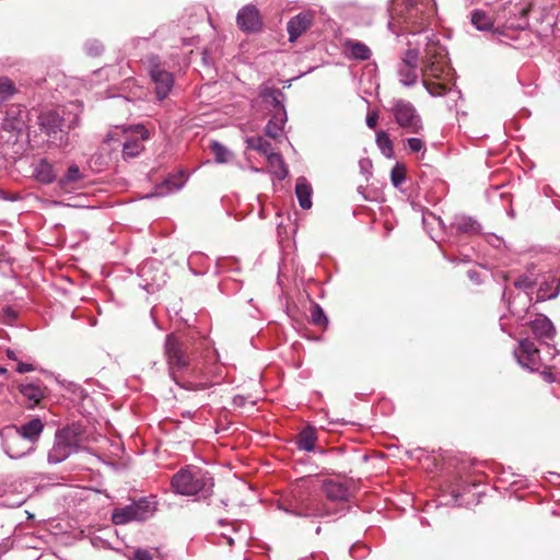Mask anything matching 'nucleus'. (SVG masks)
<instances>
[{"label":"nucleus","instance_id":"7ed1b4c3","mask_svg":"<svg viewBox=\"0 0 560 560\" xmlns=\"http://www.w3.org/2000/svg\"><path fill=\"white\" fill-rule=\"evenodd\" d=\"M171 486L177 494L208 499L213 493L214 480L209 471L190 466L178 470Z\"/></svg>","mask_w":560,"mask_h":560},{"label":"nucleus","instance_id":"b1692460","mask_svg":"<svg viewBox=\"0 0 560 560\" xmlns=\"http://www.w3.org/2000/svg\"><path fill=\"white\" fill-rule=\"evenodd\" d=\"M452 228H454L457 233L466 235H477L481 232V225L474 218L467 215H456Z\"/></svg>","mask_w":560,"mask_h":560},{"label":"nucleus","instance_id":"1a4fd4ad","mask_svg":"<svg viewBox=\"0 0 560 560\" xmlns=\"http://www.w3.org/2000/svg\"><path fill=\"white\" fill-rule=\"evenodd\" d=\"M147 68L154 84L156 98L159 101L165 100L174 86L172 72L166 69L165 65L156 55H151L147 58Z\"/></svg>","mask_w":560,"mask_h":560},{"label":"nucleus","instance_id":"4d7b16f0","mask_svg":"<svg viewBox=\"0 0 560 560\" xmlns=\"http://www.w3.org/2000/svg\"><path fill=\"white\" fill-rule=\"evenodd\" d=\"M5 373H7V369L0 368V374H5Z\"/></svg>","mask_w":560,"mask_h":560},{"label":"nucleus","instance_id":"20e7f679","mask_svg":"<svg viewBox=\"0 0 560 560\" xmlns=\"http://www.w3.org/2000/svg\"><path fill=\"white\" fill-rule=\"evenodd\" d=\"M43 430L44 423L39 418H34L20 428H15L14 433L3 440L4 453L12 459H19L32 453Z\"/></svg>","mask_w":560,"mask_h":560},{"label":"nucleus","instance_id":"8fccbe9b","mask_svg":"<svg viewBox=\"0 0 560 560\" xmlns=\"http://www.w3.org/2000/svg\"><path fill=\"white\" fill-rule=\"evenodd\" d=\"M378 116L376 113L369 114L366 117V125L369 128L374 129L377 125Z\"/></svg>","mask_w":560,"mask_h":560},{"label":"nucleus","instance_id":"5fc2aeb1","mask_svg":"<svg viewBox=\"0 0 560 560\" xmlns=\"http://www.w3.org/2000/svg\"><path fill=\"white\" fill-rule=\"evenodd\" d=\"M27 445V441H25L24 444H16L15 445V450H22L23 447H25Z\"/></svg>","mask_w":560,"mask_h":560},{"label":"nucleus","instance_id":"9b49d317","mask_svg":"<svg viewBox=\"0 0 560 560\" xmlns=\"http://www.w3.org/2000/svg\"><path fill=\"white\" fill-rule=\"evenodd\" d=\"M513 354L523 369L534 372L541 365L540 352L534 341L528 338L518 341V347L514 349Z\"/></svg>","mask_w":560,"mask_h":560},{"label":"nucleus","instance_id":"cd10ccee","mask_svg":"<svg viewBox=\"0 0 560 560\" xmlns=\"http://www.w3.org/2000/svg\"><path fill=\"white\" fill-rule=\"evenodd\" d=\"M317 440L316 430L313 427L304 428L298 435L296 446L299 450L313 452Z\"/></svg>","mask_w":560,"mask_h":560},{"label":"nucleus","instance_id":"473e14b6","mask_svg":"<svg viewBox=\"0 0 560 560\" xmlns=\"http://www.w3.org/2000/svg\"><path fill=\"white\" fill-rule=\"evenodd\" d=\"M247 148L256 150L264 155H269L272 152L271 143L261 136L246 138Z\"/></svg>","mask_w":560,"mask_h":560},{"label":"nucleus","instance_id":"6e6d98bb","mask_svg":"<svg viewBox=\"0 0 560 560\" xmlns=\"http://www.w3.org/2000/svg\"><path fill=\"white\" fill-rule=\"evenodd\" d=\"M468 277H469L471 280H475V279H476V272H475V271H469V272H468Z\"/></svg>","mask_w":560,"mask_h":560},{"label":"nucleus","instance_id":"c85d7f7f","mask_svg":"<svg viewBox=\"0 0 560 560\" xmlns=\"http://www.w3.org/2000/svg\"><path fill=\"white\" fill-rule=\"evenodd\" d=\"M469 488L470 486L468 483H464L459 480H456V481H452L448 486H447V495H450V499H446L445 502H443L444 504H454V505H460L462 503L459 502V499L462 498V495L469 491Z\"/></svg>","mask_w":560,"mask_h":560},{"label":"nucleus","instance_id":"72a5a7b5","mask_svg":"<svg viewBox=\"0 0 560 560\" xmlns=\"http://www.w3.org/2000/svg\"><path fill=\"white\" fill-rule=\"evenodd\" d=\"M471 23L478 31H489L493 25L492 18L480 10L471 13Z\"/></svg>","mask_w":560,"mask_h":560},{"label":"nucleus","instance_id":"09e8293b","mask_svg":"<svg viewBox=\"0 0 560 560\" xmlns=\"http://www.w3.org/2000/svg\"><path fill=\"white\" fill-rule=\"evenodd\" d=\"M34 370H35L34 365L30 364V363L19 362L16 365V372H19V373H27V372H32Z\"/></svg>","mask_w":560,"mask_h":560},{"label":"nucleus","instance_id":"4c0bfd02","mask_svg":"<svg viewBox=\"0 0 560 560\" xmlns=\"http://www.w3.org/2000/svg\"><path fill=\"white\" fill-rule=\"evenodd\" d=\"M390 180L394 187L399 188L406 180V167L397 163L390 171Z\"/></svg>","mask_w":560,"mask_h":560},{"label":"nucleus","instance_id":"4468645a","mask_svg":"<svg viewBox=\"0 0 560 560\" xmlns=\"http://www.w3.org/2000/svg\"><path fill=\"white\" fill-rule=\"evenodd\" d=\"M314 15L312 12H301L291 18L287 24L289 40L295 42L312 25Z\"/></svg>","mask_w":560,"mask_h":560},{"label":"nucleus","instance_id":"a211bd4d","mask_svg":"<svg viewBox=\"0 0 560 560\" xmlns=\"http://www.w3.org/2000/svg\"><path fill=\"white\" fill-rule=\"evenodd\" d=\"M535 337L540 340H552L556 335V328L552 322L545 315H539L529 323Z\"/></svg>","mask_w":560,"mask_h":560},{"label":"nucleus","instance_id":"5701e85b","mask_svg":"<svg viewBox=\"0 0 560 560\" xmlns=\"http://www.w3.org/2000/svg\"><path fill=\"white\" fill-rule=\"evenodd\" d=\"M312 195L313 188L308 180L303 176L298 177L295 184V196L302 209L308 210L312 208Z\"/></svg>","mask_w":560,"mask_h":560},{"label":"nucleus","instance_id":"864d4df0","mask_svg":"<svg viewBox=\"0 0 560 560\" xmlns=\"http://www.w3.org/2000/svg\"><path fill=\"white\" fill-rule=\"evenodd\" d=\"M7 357H8L9 359H11V360H16V359H18V358H16V354H15V352H14L13 350H8V351H7Z\"/></svg>","mask_w":560,"mask_h":560},{"label":"nucleus","instance_id":"2eb2a0df","mask_svg":"<svg viewBox=\"0 0 560 560\" xmlns=\"http://www.w3.org/2000/svg\"><path fill=\"white\" fill-rule=\"evenodd\" d=\"M149 138V132L143 126H137L136 136L127 138L122 143V153L125 158H136L144 149L143 141Z\"/></svg>","mask_w":560,"mask_h":560},{"label":"nucleus","instance_id":"79ce46f5","mask_svg":"<svg viewBox=\"0 0 560 560\" xmlns=\"http://www.w3.org/2000/svg\"><path fill=\"white\" fill-rule=\"evenodd\" d=\"M85 51L89 56L96 57L102 54L104 47L97 39H90L84 45Z\"/></svg>","mask_w":560,"mask_h":560},{"label":"nucleus","instance_id":"ea45409f","mask_svg":"<svg viewBox=\"0 0 560 560\" xmlns=\"http://www.w3.org/2000/svg\"><path fill=\"white\" fill-rule=\"evenodd\" d=\"M15 86L9 78H0V96L3 100L11 97L15 93Z\"/></svg>","mask_w":560,"mask_h":560},{"label":"nucleus","instance_id":"de8ad7c7","mask_svg":"<svg viewBox=\"0 0 560 560\" xmlns=\"http://www.w3.org/2000/svg\"><path fill=\"white\" fill-rule=\"evenodd\" d=\"M429 219H432V220L436 221V222H438V224L440 225V228H441L442 230H445V229H446V228H445V224H444V222H443V220H442L440 217H436L434 213L429 212L428 214H424V215H423V222H424V223H425Z\"/></svg>","mask_w":560,"mask_h":560},{"label":"nucleus","instance_id":"58836bf2","mask_svg":"<svg viewBox=\"0 0 560 560\" xmlns=\"http://www.w3.org/2000/svg\"><path fill=\"white\" fill-rule=\"evenodd\" d=\"M311 320L316 326H325L328 323L324 310L318 304H314L311 308Z\"/></svg>","mask_w":560,"mask_h":560},{"label":"nucleus","instance_id":"c03bdc74","mask_svg":"<svg viewBox=\"0 0 560 560\" xmlns=\"http://www.w3.org/2000/svg\"><path fill=\"white\" fill-rule=\"evenodd\" d=\"M406 143L411 153H418L425 150V144L420 138H408Z\"/></svg>","mask_w":560,"mask_h":560},{"label":"nucleus","instance_id":"f704fd0d","mask_svg":"<svg viewBox=\"0 0 560 560\" xmlns=\"http://www.w3.org/2000/svg\"><path fill=\"white\" fill-rule=\"evenodd\" d=\"M21 109L19 107H11L5 112L4 128L10 130H18L23 125L20 117Z\"/></svg>","mask_w":560,"mask_h":560},{"label":"nucleus","instance_id":"3c124183","mask_svg":"<svg viewBox=\"0 0 560 560\" xmlns=\"http://www.w3.org/2000/svg\"><path fill=\"white\" fill-rule=\"evenodd\" d=\"M542 377H544L545 381H547L549 383L555 381V377H553L551 372L544 371L542 372Z\"/></svg>","mask_w":560,"mask_h":560},{"label":"nucleus","instance_id":"603ef678","mask_svg":"<svg viewBox=\"0 0 560 560\" xmlns=\"http://www.w3.org/2000/svg\"><path fill=\"white\" fill-rule=\"evenodd\" d=\"M245 398L243 396H235L233 398L235 406H243Z\"/></svg>","mask_w":560,"mask_h":560},{"label":"nucleus","instance_id":"6ab92c4d","mask_svg":"<svg viewBox=\"0 0 560 560\" xmlns=\"http://www.w3.org/2000/svg\"><path fill=\"white\" fill-rule=\"evenodd\" d=\"M323 491L327 500L331 502H346L350 497L348 487L345 483L334 480L324 481Z\"/></svg>","mask_w":560,"mask_h":560},{"label":"nucleus","instance_id":"a18cd8bd","mask_svg":"<svg viewBox=\"0 0 560 560\" xmlns=\"http://www.w3.org/2000/svg\"><path fill=\"white\" fill-rule=\"evenodd\" d=\"M534 284H535L534 281L527 276H522L514 282V285L516 288L523 289V290H529L534 287Z\"/></svg>","mask_w":560,"mask_h":560},{"label":"nucleus","instance_id":"f8f14e48","mask_svg":"<svg viewBox=\"0 0 560 560\" xmlns=\"http://www.w3.org/2000/svg\"><path fill=\"white\" fill-rule=\"evenodd\" d=\"M423 86L433 97L445 95L447 97L446 107L448 109H453L456 106L457 101L462 98V93L459 90L447 88L444 82H429L428 80H424Z\"/></svg>","mask_w":560,"mask_h":560},{"label":"nucleus","instance_id":"c756f323","mask_svg":"<svg viewBox=\"0 0 560 560\" xmlns=\"http://www.w3.org/2000/svg\"><path fill=\"white\" fill-rule=\"evenodd\" d=\"M397 74L404 86H412L418 81V67L398 65Z\"/></svg>","mask_w":560,"mask_h":560},{"label":"nucleus","instance_id":"bf43d9fd","mask_svg":"<svg viewBox=\"0 0 560 560\" xmlns=\"http://www.w3.org/2000/svg\"><path fill=\"white\" fill-rule=\"evenodd\" d=\"M320 530H322L320 526H317L316 534L318 535L320 533Z\"/></svg>","mask_w":560,"mask_h":560},{"label":"nucleus","instance_id":"0eeeda50","mask_svg":"<svg viewBox=\"0 0 560 560\" xmlns=\"http://www.w3.org/2000/svg\"><path fill=\"white\" fill-rule=\"evenodd\" d=\"M450 73L447 51L440 44L432 43L425 49V56L422 68V82L431 79L443 80Z\"/></svg>","mask_w":560,"mask_h":560},{"label":"nucleus","instance_id":"f03ea898","mask_svg":"<svg viewBox=\"0 0 560 560\" xmlns=\"http://www.w3.org/2000/svg\"><path fill=\"white\" fill-rule=\"evenodd\" d=\"M82 105L71 102L55 110L44 112L38 116L40 130L46 133L51 144L65 147L68 144V133L80 121Z\"/></svg>","mask_w":560,"mask_h":560},{"label":"nucleus","instance_id":"f257e3e1","mask_svg":"<svg viewBox=\"0 0 560 560\" xmlns=\"http://www.w3.org/2000/svg\"><path fill=\"white\" fill-rule=\"evenodd\" d=\"M163 355L167 365L168 375L175 384L189 390L207 388V384L194 383L185 378L189 372L195 371L192 366L194 353L190 350L188 341L175 334H168L164 340Z\"/></svg>","mask_w":560,"mask_h":560},{"label":"nucleus","instance_id":"423d86ee","mask_svg":"<svg viewBox=\"0 0 560 560\" xmlns=\"http://www.w3.org/2000/svg\"><path fill=\"white\" fill-rule=\"evenodd\" d=\"M158 502L154 497H143L125 506H117L112 511V522L115 525H126L131 522H144L156 512Z\"/></svg>","mask_w":560,"mask_h":560},{"label":"nucleus","instance_id":"e433bc0d","mask_svg":"<svg viewBox=\"0 0 560 560\" xmlns=\"http://www.w3.org/2000/svg\"><path fill=\"white\" fill-rule=\"evenodd\" d=\"M211 151L217 163H226L232 155L231 151L218 141L211 143Z\"/></svg>","mask_w":560,"mask_h":560},{"label":"nucleus","instance_id":"393cba45","mask_svg":"<svg viewBox=\"0 0 560 560\" xmlns=\"http://www.w3.org/2000/svg\"><path fill=\"white\" fill-rule=\"evenodd\" d=\"M345 49L347 56L353 60H368L372 55L371 49L364 43L353 39H347L345 42Z\"/></svg>","mask_w":560,"mask_h":560},{"label":"nucleus","instance_id":"ddd939ff","mask_svg":"<svg viewBox=\"0 0 560 560\" xmlns=\"http://www.w3.org/2000/svg\"><path fill=\"white\" fill-rule=\"evenodd\" d=\"M236 22L240 28L247 33L257 32L261 27L259 11L254 5L242 8L237 13Z\"/></svg>","mask_w":560,"mask_h":560},{"label":"nucleus","instance_id":"a878e982","mask_svg":"<svg viewBox=\"0 0 560 560\" xmlns=\"http://www.w3.org/2000/svg\"><path fill=\"white\" fill-rule=\"evenodd\" d=\"M19 390L32 407L38 405L45 396L44 388L39 383L21 384Z\"/></svg>","mask_w":560,"mask_h":560},{"label":"nucleus","instance_id":"412c9836","mask_svg":"<svg viewBox=\"0 0 560 560\" xmlns=\"http://www.w3.org/2000/svg\"><path fill=\"white\" fill-rule=\"evenodd\" d=\"M287 120L288 116L285 108H280L279 112H272L271 118L265 127L266 135L272 139L279 138L283 132Z\"/></svg>","mask_w":560,"mask_h":560},{"label":"nucleus","instance_id":"7c9ffc66","mask_svg":"<svg viewBox=\"0 0 560 560\" xmlns=\"http://www.w3.org/2000/svg\"><path fill=\"white\" fill-rule=\"evenodd\" d=\"M269 165L273 168L272 174L279 179L283 180L288 174V167L279 153L271 152L266 156Z\"/></svg>","mask_w":560,"mask_h":560},{"label":"nucleus","instance_id":"39448f33","mask_svg":"<svg viewBox=\"0 0 560 560\" xmlns=\"http://www.w3.org/2000/svg\"><path fill=\"white\" fill-rule=\"evenodd\" d=\"M81 435V427L78 424L68 425L57 430L54 445L48 452V463L56 465L66 460L79 448Z\"/></svg>","mask_w":560,"mask_h":560},{"label":"nucleus","instance_id":"9d476101","mask_svg":"<svg viewBox=\"0 0 560 560\" xmlns=\"http://www.w3.org/2000/svg\"><path fill=\"white\" fill-rule=\"evenodd\" d=\"M287 513L299 517H327L337 513L336 510L328 508L324 502L316 499H303L296 502L290 510H285Z\"/></svg>","mask_w":560,"mask_h":560},{"label":"nucleus","instance_id":"a19ab883","mask_svg":"<svg viewBox=\"0 0 560 560\" xmlns=\"http://www.w3.org/2000/svg\"><path fill=\"white\" fill-rule=\"evenodd\" d=\"M247 526L245 523L242 522H233L231 524V528L228 532L222 533V536L226 539V542L230 546H233L235 544V537L233 534H237L243 529V527Z\"/></svg>","mask_w":560,"mask_h":560},{"label":"nucleus","instance_id":"c9c22d12","mask_svg":"<svg viewBox=\"0 0 560 560\" xmlns=\"http://www.w3.org/2000/svg\"><path fill=\"white\" fill-rule=\"evenodd\" d=\"M376 144L380 148L382 154L386 158L393 155V143L387 132L378 131L376 133Z\"/></svg>","mask_w":560,"mask_h":560},{"label":"nucleus","instance_id":"2f4dec72","mask_svg":"<svg viewBox=\"0 0 560 560\" xmlns=\"http://www.w3.org/2000/svg\"><path fill=\"white\" fill-rule=\"evenodd\" d=\"M82 178V174L78 165H70L66 174L57 182L60 189H67L69 185L78 183Z\"/></svg>","mask_w":560,"mask_h":560},{"label":"nucleus","instance_id":"dca6fc26","mask_svg":"<svg viewBox=\"0 0 560 560\" xmlns=\"http://www.w3.org/2000/svg\"><path fill=\"white\" fill-rule=\"evenodd\" d=\"M417 0H392L389 13L392 19H401L408 23L417 14Z\"/></svg>","mask_w":560,"mask_h":560},{"label":"nucleus","instance_id":"aec40b11","mask_svg":"<svg viewBox=\"0 0 560 560\" xmlns=\"http://www.w3.org/2000/svg\"><path fill=\"white\" fill-rule=\"evenodd\" d=\"M259 97L262 100L264 103L268 104L272 107V112H279L280 108L284 107V94L275 88H270L267 85H261L259 89Z\"/></svg>","mask_w":560,"mask_h":560},{"label":"nucleus","instance_id":"6e6552de","mask_svg":"<svg viewBox=\"0 0 560 560\" xmlns=\"http://www.w3.org/2000/svg\"><path fill=\"white\" fill-rule=\"evenodd\" d=\"M389 113L395 122L406 131L420 133L423 130L422 118L411 102L394 98L390 102Z\"/></svg>","mask_w":560,"mask_h":560},{"label":"nucleus","instance_id":"4be33fe9","mask_svg":"<svg viewBox=\"0 0 560 560\" xmlns=\"http://www.w3.org/2000/svg\"><path fill=\"white\" fill-rule=\"evenodd\" d=\"M33 175L42 184H51L57 178L54 164L46 159H40L34 164Z\"/></svg>","mask_w":560,"mask_h":560},{"label":"nucleus","instance_id":"bb28decb","mask_svg":"<svg viewBox=\"0 0 560 560\" xmlns=\"http://www.w3.org/2000/svg\"><path fill=\"white\" fill-rule=\"evenodd\" d=\"M183 176H172L156 185L151 196L163 197L178 191L184 186Z\"/></svg>","mask_w":560,"mask_h":560},{"label":"nucleus","instance_id":"37998d69","mask_svg":"<svg viewBox=\"0 0 560 560\" xmlns=\"http://www.w3.org/2000/svg\"><path fill=\"white\" fill-rule=\"evenodd\" d=\"M418 59H419L418 50L417 49H408L405 52L399 65H408V66L418 67Z\"/></svg>","mask_w":560,"mask_h":560},{"label":"nucleus","instance_id":"f3484780","mask_svg":"<svg viewBox=\"0 0 560 560\" xmlns=\"http://www.w3.org/2000/svg\"><path fill=\"white\" fill-rule=\"evenodd\" d=\"M560 293V278L553 275H547L540 281L536 302H544L547 300L556 299Z\"/></svg>","mask_w":560,"mask_h":560},{"label":"nucleus","instance_id":"13d9d810","mask_svg":"<svg viewBox=\"0 0 560 560\" xmlns=\"http://www.w3.org/2000/svg\"><path fill=\"white\" fill-rule=\"evenodd\" d=\"M219 524H220V525H222V526H223V525H226L225 521H223V520H220V521H219Z\"/></svg>","mask_w":560,"mask_h":560},{"label":"nucleus","instance_id":"49530a36","mask_svg":"<svg viewBox=\"0 0 560 560\" xmlns=\"http://www.w3.org/2000/svg\"><path fill=\"white\" fill-rule=\"evenodd\" d=\"M130 560H153V556L147 549H137Z\"/></svg>","mask_w":560,"mask_h":560}]
</instances>
